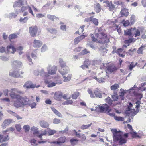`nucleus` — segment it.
Instances as JSON below:
<instances>
[{"label": "nucleus", "instance_id": "nucleus-1", "mask_svg": "<svg viewBox=\"0 0 146 146\" xmlns=\"http://www.w3.org/2000/svg\"><path fill=\"white\" fill-rule=\"evenodd\" d=\"M10 96L12 99L16 100L14 102V106L16 108L22 106L23 105L28 104L29 99L26 97H23L18 95V94H23V92L16 88L11 89L9 91Z\"/></svg>", "mask_w": 146, "mask_h": 146}, {"label": "nucleus", "instance_id": "nucleus-2", "mask_svg": "<svg viewBox=\"0 0 146 146\" xmlns=\"http://www.w3.org/2000/svg\"><path fill=\"white\" fill-rule=\"evenodd\" d=\"M98 33H96L95 36L93 34L91 35L92 41L96 43L103 44H106L110 42V37L107 33H105L104 29L100 27L98 29Z\"/></svg>", "mask_w": 146, "mask_h": 146}, {"label": "nucleus", "instance_id": "nucleus-3", "mask_svg": "<svg viewBox=\"0 0 146 146\" xmlns=\"http://www.w3.org/2000/svg\"><path fill=\"white\" fill-rule=\"evenodd\" d=\"M56 132V131L55 130H51L49 128H48L44 131H37V137L41 140V141H38V143L39 144H43L47 142L46 140H42V136L46 135L47 134H48L49 136L51 135L54 134Z\"/></svg>", "mask_w": 146, "mask_h": 146}, {"label": "nucleus", "instance_id": "nucleus-4", "mask_svg": "<svg viewBox=\"0 0 146 146\" xmlns=\"http://www.w3.org/2000/svg\"><path fill=\"white\" fill-rule=\"evenodd\" d=\"M21 62L17 60L14 61L13 62V66L16 68V69L14 71L12 70H10L9 75L14 77L22 78L23 76L20 75V70L18 69V68H19L21 66Z\"/></svg>", "mask_w": 146, "mask_h": 146}, {"label": "nucleus", "instance_id": "nucleus-5", "mask_svg": "<svg viewBox=\"0 0 146 146\" xmlns=\"http://www.w3.org/2000/svg\"><path fill=\"white\" fill-rule=\"evenodd\" d=\"M59 62L61 67L59 72L62 76L64 75L68 72V67L66 65V63L62 59H60Z\"/></svg>", "mask_w": 146, "mask_h": 146}, {"label": "nucleus", "instance_id": "nucleus-6", "mask_svg": "<svg viewBox=\"0 0 146 146\" xmlns=\"http://www.w3.org/2000/svg\"><path fill=\"white\" fill-rule=\"evenodd\" d=\"M99 109L101 112H107L108 114L110 116H114L115 115L114 113H110L111 109L106 104H103L100 106Z\"/></svg>", "mask_w": 146, "mask_h": 146}, {"label": "nucleus", "instance_id": "nucleus-7", "mask_svg": "<svg viewBox=\"0 0 146 146\" xmlns=\"http://www.w3.org/2000/svg\"><path fill=\"white\" fill-rule=\"evenodd\" d=\"M68 139L66 137L64 136H62L57 139V141L48 142L51 144L57 145H59L66 143Z\"/></svg>", "mask_w": 146, "mask_h": 146}, {"label": "nucleus", "instance_id": "nucleus-8", "mask_svg": "<svg viewBox=\"0 0 146 146\" xmlns=\"http://www.w3.org/2000/svg\"><path fill=\"white\" fill-rule=\"evenodd\" d=\"M112 97L113 99V100H112L110 97H108L106 99V102L111 106H114L118 104V103L116 102L115 101H118V98L117 96L115 95H113Z\"/></svg>", "mask_w": 146, "mask_h": 146}, {"label": "nucleus", "instance_id": "nucleus-9", "mask_svg": "<svg viewBox=\"0 0 146 146\" xmlns=\"http://www.w3.org/2000/svg\"><path fill=\"white\" fill-rule=\"evenodd\" d=\"M88 92L91 98H94L95 96L99 98L102 97V94L101 91L98 88H96L94 90V93H93L91 90L90 89L88 90Z\"/></svg>", "mask_w": 146, "mask_h": 146}, {"label": "nucleus", "instance_id": "nucleus-10", "mask_svg": "<svg viewBox=\"0 0 146 146\" xmlns=\"http://www.w3.org/2000/svg\"><path fill=\"white\" fill-rule=\"evenodd\" d=\"M113 134L114 139L115 141H117L121 139L122 137V135L119 131H118L116 129H113L111 130Z\"/></svg>", "mask_w": 146, "mask_h": 146}, {"label": "nucleus", "instance_id": "nucleus-11", "mask_svg": "<svg viewBox=\"0 0 146 146\" xmlns=\"http://www.w3.org/2000/svg\"><path fill=\"white\" fill-rule=\"evenodd\" d=\"M118 68L113 64H110L107 66L106 68V73H111L116 71Z\"/></svg>", "mask_w": 146, "mask_h": 146}, {"label": "nucleus", "instance_id": "nucleus-12", "mask_svg": "<svg viewBox=\"0 0 146 146\" xmlns=\"http://www.w3.org/2000/svg\"><path fill=\"white\" fill-rule=\"evenodd\" d=\"M103 3L105 4L104 6L108 8L110 11H113L115 8V6L112 3L111 1L110 2L106 0L104 1Z\"/></svg>", "mask_w": 146, "mask_h": 146}, {"label": "nucleus", "instance_id": "nucleus-13", "mask_svg": "<svg viewBox=\"0 0 146 146\" xmlns=\"http://www.w3.org/2000/svg\"><path fill=\"white\" fill-rule=\"evenodd\" d=\"M13 121L12 119L10 118L5 119L1 125V127L3 129H5Z\"/></svg>", "mask_w": 146, "mask_h": 146}, {"label": "nucleus", "instance_id": "nucleus-14", "mask_svg": "<svg viewBox=\"0 0 146 146\" xmlns=\"http://www.w3.org/2000/svg\"><path fill=\"white\" fill-rule=\"evenodd\" d=\"M55 79L57 80L55 83L52 82L50 83L48 81H46V84H48V85L47 86L49 87H51L55 86L56 84H60L62 83V80H60V78L58 77L55 78Z\"/></svg>", "mask_w": 146, "mask_h": 146}, {"label": "nucleus", "instance_id": "nucleus-15", "mask_svg": "<svg viewBox=\"0 0 146 146\" xmlns=\"http://www.w3.org/2000/svg\"><path fill=\"white\" fill-rule=\"evenodd\" d=\"M36 87V84H33L31 81H27L25 83L23 87L25 88L28 89L31 88H34Z\"/></svg>", "mask_w": 146, "mask_h": 146}, {"label": "nucleus", "instance_id": "nucleus-16", "mask_svg": "<svg viewBox=\"0 0 146 146\" xmlns=\"http://www.w3.org/2000/svg\"><path fill=\"white\" fill-rule=\"evenodd\" d=\"M29 31L31 36L33 37H34L36 35V26L30 27Z\"/></svg>", "mask_w": 146, "mask_h": 146}, {"label": "nucleus", "instance_id": "nucleus-17", "mask_svg": "<svg viewBox=\"0 0 146 146\" xmlns=\"http://www.w3.org/2000/svg\"><path fill=\"white\" fill-rule=\"evenodd\" d=\"M56 70L57 67L55 66H53L52 67L49 66L48 68V73L51 75L55 74L56 73Z\"/></svg>", "mask_w": 146, "mask_h": 146}, {"label": "nucleus", "instance_id": "nucleus-18", "mask_svg": "<svg viewBox=\"0 0 146 146\" xmlns=\"http://www.w3.org/2000/svg\"><path fill=\"white\" fill-rule=\"evenodd\" d=\"M121 14V17L125 16L127 17L129 15V13L128 11V9L126 8H123L121 9V11L120 12Z\"/></svg>", "mask_w": 146, "mask_h": 146}, {"label": "nucleus", "instance_id": "nucleus-19", "mask_svg": "<svg viewBox=\"0 0 146 146\" xmlns=\"http://www.w3.org/2000/svg\"><path fill=\"white\" fill-rule=\"evenodd\" d=\"M87 36L85 35H82L79 37L76 38L74 40V44H78L79 42L82 39H84L85 37H86Z\"/></svg>", "mask_w": 146, "mask_h": 146}, {"label": "nucleus", "instance_id": "nucleus-20", "mask_svg": "<svg viewBox=\"0 0 146 146\" xmlns=\"http://www.w3.org/2000/svg\"><path fill=\"white\" fill-rule=\"evenodd\" d=\"M7 50L8 52L14 54L16 51V49L14 48L13 45L10 44L7 47Z\"/></svg>", "mask_w": 146, "mask_h": 146}, {"label": "nucleus", "instance_id": "nucleus-21", "mask_svg": "<svg viewBox=\"0 0 146 146\" xmlns=\"http://www.w3.org/2000/svg\"><path fill=\"white\" fill-rule=\"evenodd\" d=\"M7 111L11 115L15 117L18 119H22V118L18 115L16 113L9 110H7Z\"/></svg>", "mask_w": 146, "mask_h": 146}, {"label": "nucleus", "instance_id": "nucleus-22", "mask_svg": "<svg viewBox=\"0 0 146 146\" xmlns=\"http://www.w3.org/2000/svg\"><path fill=\"white\" fill-rule=\"evenodd\" d=\"M132 34H134V36L136 37L140 36V30L137 29L135 27L133 28Z\"/></svg>", "mask_w": 146, "mask_h": 146}, {"label": "nucleus", "instance_id": "nucleus-23", "mask_svg": "<svg viewBox=\"0 0 146 146\" xmlns=\"http://www.w3.org/2000/svg\"><path fill=\"white\" fill-rule=\"evenodd\" d=\"M27 9L28 10V11L29 12L31 13L33 15V16H34V15L33 11H32L31 8V7L29 6L27 7H22L21 8V11L22 12H23L24 11Z\"/></svg>", "mask_w": 146, "mask_h": 146}, {"label": "nucleus", "instance_id": "nucleus-24", "mask_svg": "<svg viewBox=\"0 0 146 146\" xmlns=\"http://www.w3.org/2000/svg\"><path fill=\"white\" fill-rule=\"evenodd\" d=\"M125 52L124 50L121 48L118 49L116 52L117 53L119 56L123 58L125 56V55L123 54L125 53Z\"/></svg>", "mask_w": 146, "mask_h": 146}, {"label": "nucleus", "instance_id": "nucleus-25", "mask_svg": "<svg viewBox=\"0 0 146 146\" xmlns=\"http://www.w3.org/2000/svg\"><path fill=\"white\" fill-rule=\"evenodd\" d=\"M67 73L65 75L62 76L63 78H64V81L67 82L69 81L70 80L72 76L71 74H69L67 75Z\"/></svg>", "mask_w": 146, "mask_h": 146}, {"label": "nucleus", "instance_id": "nucleus-26", "mask_svg": "<svg viewBox=\"0 0 146 146\" xmlns=\"http://www.w3.org/2000/svg\"><path fill=\"white\" fill-rule=\"evenodd\" d=\"M19 33L18 32L15 33L11 35H10L9 36V39L10 40L13 39H14L17 38L18 37V35H19Z\"/></svg>", "mask_w": 146, "mask_h": 146}, {"label": "nucleus", "instance_id": "nucleus-27", "mask_svg": "<svg viewBox=\"0 0 146 146\" xmlns=\"http://www.w3.org/2000/svg\"><path fill=\"white\" fill-rule=\"evenodd\" d=\"M62 97V94L58 92H56L55 93L54 98V99L57 100H60Z\"/></svg>", "mask_w": 146, "mask_h": 146}, {"label": "nucleus", "instance_id": "nucleus-28", "mask_svg": "<svg viewBox=\"0 0 146 146\" xmlns=\"http://www.w3.org/2000/svg\"><path fill=\"white\" fill-rule=\"evenodd\" d=\"M120 90V92H119V97L121 100H123L124 98V95L126 93L127 91L125 90H124L122 88Z\"/></svg>", "mask_w": 146, "mask_h": 146}, {"label": "nucleus", "instance_id": "nucleus-29", "mask_svg": "<svg viewBox=\"0 0 146 146\" xmlns=\"http://www.w3.org/2000/svg\"><path fill=\"white\" fill-rule=\"evenodd\" d=\"M40 124L41 126L43 128H46L49 125L47 122L43 120L41 121L40 122Z\"/></svg>", "mask_w": 146, "mask_h": 146}, {"label": "nucleus", "instance_id": "nucleus-30", "mask_svg": "<svg viewBox=\"0 0 146 146\" xmlns=\"http://www.w3.org/2000/svg\"><path fill=\"white\" fill-rule=\"evenodd\" d=\"M9 138L8 136H4L2 135H0V143L7 141L9 140Z\"/></svg>", "mask_w": 146, "mask_h": 146}, {"label": "nucleus", "instance_id": "nucleus-31", "mask_svg": "<svg viewBox=\"0 0 146 146\" xmlns=\"http://www.w3.org/2000/svg\"><path fill=\"white\" fill-rule=\"evenodd\" d=\"M132 29L133 28L129 29H127L126 30L124 31V35H131L132 34Z\"/></svg>", "mask_w": 146, "mask_h": 146}, {"label": "nucleus", "instance_id": "nucleus-32", "mask_svg": "<svg viewBox=\"0 0 146 146\" xmlns=\"http://www.w3.org/2000/svg\"><path fill=\"white\" fill-rule=\"evenodd\" d=\"M118 20L117 19H115V20L114 21H111V23H113L114 24H115V26H114V27H115V29H117V31L119 33H121V30L120 29V28L118 29V26L115 23L117 22Z\"/></svg>", "mask_w": 146, "mask_h": 146}, {"label": "nucleus", "instance_id": "nucleus-33", "mask_svg": "<svg viewBox=\"0 0 146 146\" xmlns=\"http://www.w3.org/2000/svg\"><path fill=\"white\" fill-rule=\"evenodd\" d=\"M137 64V63H135L134 62H131L128 67L130 71H131L135 67Z\"/></svg>", "mask_w": 146, "mask_h": 146}, {"label": "nucleus", "instance_id": "nucleus-34", "mask_svg": "<svg viewBox=\"0 0 146 146\" xmlns=\"http://www.w3.org/2000/svg\"><path fill=\"white\" fill-rule=\"evenodd\" d=\"M47 17L48 19L52 21H54L55 19H59L57 17H56L54 15H51L50 14H49L47 15Z\"/></svg>", "mask_w": 146, "mask_h": 146}, {"label": "nucleus", "instance_id": "nucleus-35", "mask_svg": "<svg viewBox=\"0 0 146 146\" xmlns=\"http://www.w3.org/2000/svg\"><path fill=\"white\" fill-rule=\"evenodd\" d=\"M51 109L54 112V113L57 115L59 117H62V115L61 114L58 112L56 109L54 107H51Z\"/></svg>", "mask_w": 146, "mask_h": 146}, {"label": "nucleus", "instance_id": "nucleus-36", "mask_svg": "<svg viewBox=\"0 0 146 146\" xmlns=\"http://www.w3.org/2000/svg\"><path fill=\"white\" fill-rule=\"evenodd\" d=\"M29 17L27 16L24 18L21 17L19 20V21L22 23H25L29 18Z\"/></svg>", "mask_w": 146, "mask_h": 146}, {"label": "nucleus", "instance_id": "nucleus-37", "mask_svg": "<svg viewBox=\"0 0 146 146\" xmlns=\"http://www.w3.org/2000/svg\"><path fill=\"white\" fill-rule=\"evenodd\" d=\"M78 141V140L74 138H72L70 140V142L72 145H76Z\"/></svg>", "mask_w": 146, "mask_h": 146}, {"label": "nucleus", "instance_id": "nucleus-38", "mask_svg": "<svg viewBox=\"0 0 146 146\" xmlns=\"http://www.w3.org/2000/svg\"><path fill=\"white\" fill-rule=\"evenodd\" d=\"M119 88V85L118 84L116 83L111 86L110 87V88L112 90H115Z\"/></svg>", "mask_w": 146, "mask_h": 146}, {"label": "nucleus", "instance_id": "nucleus-39", "mask_svg": "<svg viewBox=\"0 0 146 146\" xmlns=\"http://www.w3.org/2000/svg\"><path fill=\"white\" fill-rule=\"evenodd\" d=\"M21 3H20V0L18 1H15L13 5V7L15 8V7H19L21 6Z\"/></svg>", "mask_w": 146, "mask_h": 146}, {"label": "nucleus", "instance_id": "nucleus-40", "mask_svg": "<svg viewBox=\"0 0 146 146\" xmlns=\"http://www.w3.org/2000/svg\"><path fill=\"white\" fill-rule=\"evenodd\" d=\"M95 10L97 13H98L101 11V5L99 3H97L95 7Z\"/></svg>", "mask_w": 146, "mask_h": 146}, {"label": "nucleus", "instance_id": "nucleus-41", "mask_svg": "<svg viewBox=\"0 0 146 146\" xmlns=\"http://www.w3.org/2000/svg\"><path fill=\"white\" fill-rule=\"evenodd\" d=\"M145 45L142 46L140 47L137 50V53L138 54H142L143 53V48L145 47Z\"/></svg>", "mask_w": 146, "mask_h": 146}, {"label": "nucleus", "instance_id": "nucleus-42", "mask_svg": "<svg viewBox=\"0 0 146 146\" xmlns=\"http://www.w3.org/2000/svg\"><path fill=\"white\" fill-rule=\"evenodd\" d=\"M79 95V93L75 92L72 95V98L73 99H76Z\"/></svg>", "mask_w": 146, "mask_h": 146}, {"label": "nucleus", "instance_id": "nucleus-43", "mask_svg": "<svg viewBox=\"0 0 146 146\" xmlns=\"http://www.w3.org/2000/svg\"><path fill=\"white\" fill-rule=\"evenodd\" d=\"M92 124V123L86 125H82L81 126V129L83 130L87 129L90 127Z\"/></svg>", "mask_w": 146, "mask_h": 146}, {"label": "nucleus", "instance_id": "nucleus-44", "mask_svg": "<svg viewBox=\"0 0 146 146\" xmlns=\"http://www.w3.org/2000/svg\"><path fill=\"white\" fill-rule=\"evenodd\" d=\"M23 128L25 132H28L30 130V127L28 125H25L23 126Z\"/></svg>", "mask_w": 146, "mask_h": 146}, {"label": "nucleus", "instance_id": "nucleus-45", "mask_svg": "<svg viewBox=\"0 0 146 146\" xmlns=\"http://www.w3.org/2000/svg\"><path fill=\"white\" fill-rule=\"evenodd\" d=\"M73 103V102L72 100H68L63 102L62 103V104L63 105L72 104Z\"/></svg>", "mask_w": 146, "mask_h": 146}, {"label": "nucleus", "instance_id": "nucleus-46", "mask_svg": "<svg viewBox=\"0 0 146 146\" xmlns=\"http://www.w3.org/2000/svg\"><path fill=\"white\" fill-rule=\"evenodd\" d=\"M31 131L34 136L36 134V129L35 127L33 126L31 129Z\"/></svg>", "mask_w": 146, "mask_h": 146}, {"label": "nucleus", "instance_id": "nucleus-47", "mask_svg": "<svg viewBox=\"0 0 146 146\" xmlns=\"http://www.w3.org/2000/svg\"><path fill=\"white\" fill-rule=\"evenodd\" d=\"M114 118L115 120L118 121H123L124 120V119L121 117L115 116L114 115Z\"/></svg>", "mask_w": 146, "mask_h": 146}, {"label": "nucleus", "instance_id": "nucleus-48", "mask_svg": "<svg viewBox=\"0 0 146 146\" xmlns=\"http://www.w3.org/2000/svg\"><path fill=\"white\" fill-rule=\"evenodd\" d=\"M144 62V61L143 60L139 62V64H138V66H139V67L143 68L144 66L146 65V63L144 64L143 63Z\"/></svg>", "mask_w": 146, "mask_h": 146}, {"label": "nucleus", "instance_id": "nucleus-49", "mask_svg": "<svg viewBox=\"0 0 146 146\" xmlns=\"http://www.w3.org/2000/svg\"><path fill=\"white\" fill-rule=\"evenodd\" d=\"M95 79L100 83L104 82L105 80V79L103 77H101L100 78H95Z\"/></svg>", "mask_w": 146, "mask_h": 146}, {"label": "nucleus", "instance_id": "nucleus-50", "mask_svg": "<svg viewBox=\"0 0 146 146\" xmlns=\"http://www.w3.org/2000/svg\"><path fill=\"white\" fill-rule=\"evenodd\" d=\"M93 23L96 26L98 25V20L95 18H93L92 19V21Z\"/></svg>", "mask_w": 146, "mask_h": 146}, {"label": "nucleus", "instance_id": "nucleus-51", "mask_svg": "<svg viewBox=\"0 0 146 146\" xmlns=\"http://www.w3.org/2000/svg\"><path fill=\"white\" fill-rule=\"evenodd\" d=\"M134 38H129L128 40H126L124 42L125 44L131 43L133 42L134 40Z\"/></svg>", "mask_w": 146, "mask_h": 146}, {"label": "nucleus", "instance_id": "nucleus-52", "mask_svg": "<svg viewBox=\"0 0 146 146\" xmlns=\"http://www.w3.org/2000/svg\"><path fill=\"white\" fill-rule=\"evenodd\" d=\"M15 130L14 128L12 127H11L7 129L3 132V133H4L7 132L9 131H13Z\"/></svg>", "mask_w": 146, "mask_h": 146}, {"label": "nucleus", "instance_id": "nucleus-53", "mask_svg": "<svg viewBox=\"0 0 146 146\" xmlns=\"http://www.w3.org/2000/svg\"><path fill=\"white\" fill-rule=\"evenodd\" d=\"M129 133L130 134L132 135V137L133 138H135L139 137V136L137 135V133L133 131H131Z\"/></svg>", "mask_w": 146, "mask_h": 146}, {"label": "nucleus", "instance_id": "nucleus-54", "mask_svg": "<svg viewBox=\"0 0 146 146\" xmlns=\"http://www.w3.org/2000/svg\"><path fill=\"white\" fill-rule=\"evenodd\" d=\"M126 142V140L122 137L121 139L119 140V143L120 145H121L125 143Z\"/></svg>", "mask_w": 146, "mask_h": 146}, {"label": "nucleus", "instance_id": "nucleus-55", "mask_svg": "<svg viewBox=\"0 0 146 146\" xmlns=\"http://www.w3.org/2000/svg\"><path fill=\"white\" fill-rule=\"evenodd\" d=\"M0 59L2 61H6L9 60V58L4 56H0Z\"/></svg>", "mask_w": 146, "mask_h": 146}, {"label": "nucleus", "instance_id": "nucleus-56", "mask_svg": "<svg viewBox=\"0 0 146 146\" xmlns=\"http://www.w3.org/2000/svg\"><path fill=\"white\" fill-rule=\"evenodd\" d=\"M68 130V127H66L64 130L62 131H59V133L60 134H63L66 132H67Z\"/></svg>", "mask_w": 146, "mask_h": 146}, {"label": "nucleus", "instance_id": "nucleus-57", "mask_svg": "<svg viewBox=\"0 0 146 146\" xmlns=\"http://www.w3.org/2000/svg\"><path fill=\"white\" fill-rule=\"evenodd\" d=\"M88 53H90V52L86 48L83 50L81 52V54L82 55H85Z\"/></svg>", "mask_w": 146, "mask_h": 146}, {"label": "nucleus", "instance_id": "nucleus-58", "mask_svg": "<svg viewBox=\"0 0 146 146\" xmlns=\"http://www.w3.org/2000/svg\"><path fill=\"white\" fill-rule=\"evenodd\" d=\"M18 14V13L17 12H16L15 13H10L9 14L10 16L11 17H13L14 18Z\"/></svg>", "mask_w": 146, "mask_h": 146}, {"label": "nucleus", "instance_id": "nucleus-59", "mask_svg": "<svg viewBox=\"0 0 146 146\" xmlns=\"http://www.w3.org/2000/svg\"><path fill=\"white\" fill-rule=\"evenodd\" d=\"M60 121H61L60 119L56 118H55L53 120V123L54 124H58L60 122Z\"/></svg>", "mask_w": 146, "mask_h": 146}, {"label": "nucleus", "instance_id": "nucleus-60", "mask_svg": "<svg viewBox=\"0 0 146 146\" xmlns=\"http://www.w3.org/2000/svg\"><path fill=\"white\" fill-rule=\"evenodd\" d=\"M73 132L76 135V136L79 138L80 137L81 134L80 133H78L75 130H74Z\"/></svg>", "mask_w": 146, "mask_h": 146}, {"label": "nucleus", "instance_id": "nucleus-61", "mask_svg": "<svg viewBox=\"0 0 146 146\" xmlns=\"http://www.w3.org/2000/svg\"><path fill=\"white\" fill-rule=\"evenodd\" d=\"M36 50H34L31 53V56L33 58L35 59L36 58Z\"/></svg>", "mask_w": 146, "mask_h": 146}, {"label": "nucleus", "instance_id": "nucleus-62", "mask_svg": "<svg viewBox=\"0 0 146 146\" xmlns=\"http://www.w3.org/2000/svg\"><path fill=\"white\" fill-rule=\"evenodd\" d=\"M85 27V25H83L80 27V28L79 29V30L77 31V32L79 33V31H81V32L82 33L84 31V28Z\"/></svg>", "mask_w": 146, "mask_h": 146}, {"label": "nucleus", "instance_id": "nucleus-63", "mask_svg": "<svg viewBox=\"0 0 146 146\" xmlns=\"http://www.w3.org/2000/svg\"><path fill=\"white\" fill-rule=\"evenodd\" d=\"M47 49V47L45 44L41 48V51L44 52L46 51Z\"/></svg>", "mask_w": 146, "mask_h": 146}, {"label": "nucleus", "instance_id": "nucleus-64", "mask_svg": "<svg viewBox=\"0 0 146 146\" xmlns=\"http://www.w3.org/2000/svg\"><path fill=\"white\" fill-rule=\"evenodd\" d=\"M90 63V61L88 59H86L83 63L84 64L87 65L88 66L89 65Z\"/></svg>", "mask_w": 146, "mask_h": 146}]
</instances>
